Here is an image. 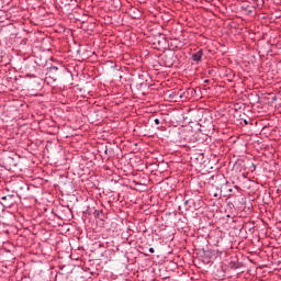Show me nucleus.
Here are the masks:
<instances>
[{"label":"nucleus","mask_w":281,"mask_h":281,"mask_svg":"<svg viewBox=\"0 0 281 281\" xmlns=\"http://www.w3.org/2000/svg\"><path fill=\"white\" fill-rule=\"evenodd\" d=\"M245 124H247V120H245Z\"/></svg>","instance_id":"7"},{"label":"nucleus","mask_w":281,"mask_h":281,"mask_svg":"<svg viewBox=\"0 0 281 281\" xmlns=\"http://www.w3.org/2000/svg\"><path fill=\"white\" fill-rule=\"evenodd\" d=\"M214 196H218V194L215 193Z\"/></svg>","instance_id":"6"},{"label":"nucleus","mask_w":281,"mask_h":281,"mask_svg":"<svg viewBox=\"0 0 281 281\" xmlns=\"http://www.w3.org/2000/svg\"><path fill=\"white\" fill-rule=\"evenodd\" d=\"M154 122H155V124H156L157 126H159V124H161V121H160L159 119H155Z\"/></svg>","instance_id":"2"},{"label":"nucleus","mask_w":281,"mask_h":281,"mask_svg":"<svg viewBox=\"0 0 281 281\" xmlns=\"http://www.w3.org/2000/svg\"><path fill=\"white\" fill-rule=\"evenodd\" d=\"M50 71H58V67L56 66L50 67Z\"/></svg>","instance_id":"3"},{"label":"nucleus","mask_w":281,"mask_h":281,"mask_svg":"<svg viewBox=\"0 0 281 281\" xmlns=\"http://www.w3.org/2000/svg\"><path fill=\"white\" fill-rule=\"evenodd\" d=\"M202 58H203V50H199L192 55V60H194V63H201Z\"/></svg>","instance_id":"1"},{"label":"nucleus","mask_w":281,"mask_h":281,"mask_svg":"<svg viewBox=\"0 0 281 281\" xmlns=\"http://www.w3.org/2000/svg\"><path fill=\"white\" fill-rule=\"evenodd\" d=\"M5 199H8V196H2V200H5Z\"/></svg>","instance_id":"5"},{"label":"nucleus","mask_w":281,"mask_h":281,"mask_svg":"<svg viewBox=\"0 0 281 281\" xmlns=\"http://www.w3.org/2000/svg\"><path fill=\"white\" fill-rule=\"evenodd\" d=\"M155 248H149V254H154Z\"/></svg>","instance_id":"4"}]
</instances>
